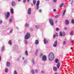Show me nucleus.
I'll list each match as a JSON object with an SVG mask.
<instances>
[{
    "label": "nucleus",
    "mask_w": 74,
    "mask_h": 74,
    "mask_svg": "<svg viewBox=\"0 0 74 74\" xmlns=\"http://www.w3.org/2000/svg\"><path fill=\"white\" fill-rule=\"evenodd\" d=\"M10 58L11 59V58H12V57H10Z\"/></svg>",
    "instance_id": "61"
},
{
    "label": "nucleus",
    "mask_w": 74,
    "mask_h": 74,
    "mask_svg": "<svg viewBox=\"0 0 74 74\" xmlns=\"http://www.w3.org/2000/svg\"><path fill=\"white\" fill-rule=\"evenodd\" d=\"M4 47H3L2 48V51H4Z\"/></svg>",
    "instance_id": "32"
},
{
    "label": "nucleus",
    "mask_w": 74,
    "mask_h": 74,
    "mask_svg": "<svg viewBox=\"0 0 74 74\" xmlns=\"http://www.w3.org/2000/svg\"><path fill=\"white\" fill-rule=\"evenodd\" d=\"M9 22L11 23L12 22V19L10 18L9 20Z\"/></svg>",
    "instance_id": "37"
},
{
    "label": "nucleus",
    "mask_w": 74,
    "mask_h": 74,
    "mask_svg": "<svg viewBox=\"0 0 74 74\" xmlns=\"http://www.w3.org/2000/svg\"><path fill=\"white\" fill-rule=\"evenodd\" d=\"M10 12L12 14H14V11H13V9H10Z\"/></svg>",
    "instance_id": "17"
},
{
    "label": "nucleus",
    "mask_w": 74,
    "mask_h": 74,
    "mask_svg": "<svg viewBox=\"0 0 74 74\" xmlns=\"http://www.w3.org/2000/svg\"><path fill=\"white\" fill-rule=\"evenodd\" d=\"M67 29V27H64V29H65L66 30V29Z\"/></svg>",
    "instance_id": "46"
},
{
    "label": "nucleus",
    "mask_w": 74,
    "mask_h": 74,
    "mask_svg": "<svg viewBox=\"0 0 74 74\" xmlns=\"http://www.w3.org/2000/svg\"><path fill=\"white\" fill-rule=\"evenodd\" d=\"M66 40H67L66 39H64L65 41H66Z\"/></svg>",
    "instance_id": "57"
},
{
    "label": "nucleus",
    "mask_w": 74,
    "mask_h": 74,
    "mask_svg": "<svg viewBox=\"0 0 74 74\" xmlns=\"http://www.w3.org/2000/svg\"><path fill=\"white\" fill-rule=\"evenodd\" d=\"M63 36V35L62 34V33L61 32H60V36Z\"/></svg>",
    "instance_id": "23"
},
{
    "label": "nucleus",
    "mask_w": 74,
    "mask_h": 74,
    "mask_svg": "<svg viewBox=\"0 0 74 74\" xmlns=\"http://www.w3.org/2000/svg\"><path fill=\"white\" fill-rule=\"evenodd\" d=\"M38 49H37L35 51V55H37V53H38Z\"/></svg>",
    "instance_id": "14"
},
{
    "label": "nucleus",
    "mask_w": 74,
    "mask_h": 74,
    "mask_svg": "<svg viewBox=\"0 0 74 74\" xmlns=\"http://www.w3.org/2000/svg\"><path fill=\"white\" fill-rule=\"evenodd\" d=\"M39 4H40V1L38 0L37 1V3H36V8L37 10H38V6L39 5Z\"/></svg>",
    "instance_id": "5"
},
{
    "label": "nucleus",
    "mask_w": 74,
    "mask_h": 74,
    "mask_svg": "<svg viewBox=\"0 0 74 74\" xmlns=\"http://www.w3.org/2000/svg\"><path fill=\"white\" fill-rule=\"evenodd\" d=\"M72 23H74V20L73 19H72L71 21Z\"/></svg>",
    "instance_id": "31"
},
{
    "label": "nucleus",
    "mask_w": 74,
    "mask_h": 74,
    "mask_svg": "<svg viewBox=\"0 0 74 74\" xmlns=\"http://www.w3.org/2000/svg\"><path fill=\"white\" fill-rule=\"evenodd\" d=\"M5 15L6 19L7 20V18H9V16H10V12H8L7 14V15L5 14Z\"/></svg>",
    "instance_id": "3"
},
{
    "label": "nucleus",
    "mask_w": 74,
    "mask_h": 74,
    "mask_svg": "<svg viewBox=\"0 0 74 74\" xmlns=\"http://www.w3.org/2000/svg\"><path fill=\"white\" fill-rule=\"evenodd\" d=\"M13 31V29H11V30L10 31V33H12V31Z\"/></svg>",
    "instance_id": "40"
},
{
    "label": "nucleus",
    "mask_w": 74,
    "mask_h": 74,
    "mask_svg": "<svg viewBox=\"0 0 74 74\" xmlns=\"http://www.w3.org/2000/svg\"><path fill=\"white\" fill-rule=\"evenodd\" d=\"M38 70L37 69H36V73H38Z\"/></svg>",
    "instance_id": "41"
},
{
    "label": "nucleus",
    "mask_w": 74,
    "mask_h": 74,
    "mask_svg": "<svg viewBox=\"0 0 74 74\" xmlns=\"http://www.w3.org/2000/svg\"><path fill=\"white\" fill-rule=\"evenodd\" d=\"M56 67H57L58 69H59L60 67V63L58 62L57 64L56 65Z\"/></svg>",
    "instance_id": "8"
},
{
    "label": "nucleus",
    "mask_w": 74,
    "mask_h": 74,
    "mask_svg": "<svg viewBox=\"0 0 74 74\" xmlns=\"http://www.w3.org/2000/svg\"><path fill=\"white\" fill-rule=\"evenodd\" d=\"M30 34L28 33H27L26 34L25 36V38L26 40H27L29 38H30Z\"/></svg>",
    "instance_id": "2"
},
{
    "label": "nucleus",
    "mask_w": 74,
    "mask_h": 74,
    "mask_svg": "<svg viewBox=\"0 0 74 74\" xmlns=\"http://www.w3.org/2000/svg\"><path fill=\"white\" fill-rule=\"evenodd\" d=\"M32 6H33V4H32Z\"/></svg>",
    "instance_id": "58"
},
{
    "label": "nucleus",
    "mask_w": 74,
    "mask_h": 74,
    "mask_svg": "<svg viewBox=\"0 0 74 74\" xmlns=\"http://www.w3.org/2000/svg\"><path fill=\"white\" fill-rule=\"evenodd\" d=\"M49 22L51 25L52 26L53 25V20L50 19H49Z\"/></svg>",
    "instance_id": "7"
},
{
    "label": "nucleus",
    "mask_w": 74,
    "mask_h": 74,
    "mask_svg": "<svg viewBox=\"0 0 74 74\" xmlns=\"http://www.w3.org/2000/svg\"><path fill=\"white\" fill-rule=\"evenodd\" d=\"M1 60V58L0 56V60Z\"/></svg>",
    "instance_id": "50"
},
{
    "label": "nucleus",
    "mask_w": 74,
    "mask_h": 74,
    "mask_svg": "<svg viewBox=\"0 0 74 74\" xmlns=\"http://www.w3.org/2000/svg\"><path fill=\"white\" fill-rule=\"evenodd\" d=\"M44 44H47V43L48 42V40H46V39H44Z\"/></svg>",
    "instance_id": "9"
},
{
    "label": "nucleus",
    "mask_w": 74,
    "mask_h": 74,
    "mask_svg": "<svg viewBox=\"0 0 74 74\" xmlns=\"http://www.w3.org/2000/svg\"><path fill=\"white\" fill-rule=\"evenodd\" d=\"M8 71V69L7 68H6L5 69V73H7Z\"/></svg>",
    "instance_id": "18"
},
{
    "label": "nucleus",
    "mask_w": 74,
    "mask_h": 74,
    "mask_svg": "<svg viewBox=\"0 0 74 74\" xmlns=\"http://www.w3.org/2000/svg\"><path fill=\"white\" fill-rule=\"evenodd\" d=\"M70 35H73V30H71V32H70Z\"/></svg>",
    "instance_id": "21"
},
{
    "label": "nucleus",
    "mask_w": 74,
    "mask_h": 74,
    "mask_svg": "<svg viewBox=\"0 0 74 74\" xmlns=\"http://www.w3.org/2000/svg\"><path fill=\"white\" fill-rule=\"evenodd\" d=\"M36 1L35 0H34L33 1V3L34 4H36Z\"/></svg>",
    "instance_id": "28"
},
{
    "label": "nucleus",
    "mask_w": 74,
    "mask_h": 74,
    "mask_svg": "<svg viewBox=\"0 0 74 74\" xmlns=\"http://www.w3.org/2000/svg\"><path fill=\"white\" fill-rule=\"evenodd\" d=\"M21 1V0H18V2H19V1Z\"/></svg>",
    "instance_id": "56"
},
{
    "label": "nucleus",
    "mask_w": 74,
    "mask_h": 74,
    "mask_svg": "<svg viewBox=\"0 0 74 74\" xmlns=\"http://www.w3.org/2000/svg\"><path fill=\"white\" fill-rule=\"evenodd\" d=\"M23 3H25V2H26V0H23Z\"/></svg>",
    "instance_id": "47"
},
{
    "label": "nucleus",
    "mask_w": 74,
    "mask_h": 74,
    "mask_svg": "<svg viewBox=\"0 0 74 74\" xmlns=\"http://www.w3.org/2000/svg\"><path fill=\"white\" fill-rule=\"evenodd\" d=\"M2 23V21L0 20V24H1Z\"/></svg>",
    "instance_id": "43"
},
{
    "label": "nucleus",
    "mask_w": 74,
    "mask_h": 74,
    "mask_svg": "<svg viewBox=\"0 0 74 74\" xmlns=\"http://www.w3.org/2000/svg\"><path fill=\"white\" fill-rule=\"evenodd\" d=\"M29 26V25L27 24H26V25H25V27H28Z\"/></svg>",
    "instance_id": "36"
},
{
    "label": "nucleus",
    "mask_w": 74,
    "mask_h": 74,
    "mask_svg": "<svg viewBox=\"0 0 74 74\" xmlns=\"http://www.w3.org/2000/svg\"><path fill=\"white\" fill-rule=\"evenodd\" d=\"M41 73H45V71H41Z\"/></svg>",
    "instance_id": "42"
},
{
    "label": "nucleus",
    "mask_w": 74,
    "mask_h": 74,
    "mask_svg": "<svg viewBox=\"0 0 74 74\" xmlns=\"http://www.w3.org/2000/svg\"><path fill=\"white\" fill-rule=\"evenodd\" d=\"M48 58L50 61H52L54 59V54L53 53H51L49 54Z\"/></svg>",
    "instance_id": "1"
},
{
    "label": "nucleus",
    "mask_w": 74,
    "mask_h": 74,
    "mask_svg": "<svg viewBox=\"0 0 74 74\" xmlns=\"http://www.w3.org/2000/svg\"><path fill=\"white\" fill-rule=\"evenodd\" d=\"M53 70L54 71H56L57 70V68L55 66L53 67Z\"/></svg>",
    "instance_id": "13"
},
{
    "label": "nucleus",
    "mask_w": 74,
    "mask_h": 74,
    "mask_svg": "<svg viewBox=\"0 0 74 74\" xmlns=\"http://www.w3.org/2000/svg\"><path fill=\"white\" fill-rule=\"evenodd\" d=\"M43 54H42V53H41L40 54V56H42V55H43Z\"/></svg>",
    "instance_id": "51"
},
{
    "label": "nucleus",
    "mask_w": 74,
    "mask_h": 74,
    "mask_svg": "<svg viewBox=\"0 0 74 74\" xmlns=\"http://www.w3.org/2000/svg\"><path fill=\"white\" fill-rule=\"evenodd\" d=\"M59 15H57L55 16V17L57 18H58V17H59Z\"/></svg>",
    "instance_id": "34"
},
{
    "label": "nucleus",
    "mask_w": 74,
    "mask_h": 74,
    "mask_svg": "<svg viewBox=\"0 0 74 74\" xmlns=\"http://www.w3.org/2000/svg\"><path fill=\"white\" fill-rule=\"evenodd\" d=\"M71 49H73V47H71Z\"/></svg>",
    "instance_id": "55"
},
{
    "label": "nucleus",
    "mask_w": 74,
    "mask_h": 74,
    "mask_svg": "<svg viewBox=\"0 0 74 74\" xmlns=\"http://www.w3.org/2000/svg\"><path fill=\"white\" fill-rule=\"evenodd\" d=\"M73 2H74V1H72L71 3L72 4L73 3Z\"/></svg>",
    "instance_id": "52"
},
{
    "label": "nucleus",
    "mask_w": 74,
    "mask_h": 74,
    "mask_svg": "<svg viewBox=\"0 0 74 74\" xmlns=\"http://www.w3.org/2000/svg\"><path fill=\"white\" fill-rule=\"evenodd\" d=\"M74 42V40H71V42H72V43H73V42Z\"/></svg>",
    "instance_id": "39"
},
{
    "label": "nucleus",
    "mask_w": 74,
    "mask_h": 74,
    "mask_svg": "<svg viewBox=\"0 0 74 74\" xmlns=\"http://www.w3.org/2000/svg\"><path fill=\"white\" fill-rule=\"evenodd\" d=\"M38 26H36V28H38Z\"/></svg>",
    "instance_id": "53"
},
{
    "label": "nucleus",
    "mask_w": 74,
    "mask_h": 74,
    "mask_svg": "<svg viewBox=\"0 0 74 74\" xmlns=\"http://www.w3.org/2000/svg\"><path fill=\"white\" fill-rule=\"evenodd\" d=\"M65 23H66V25H68V24L69 23V21H68V20H66L65 21Z\"/></svg>",
    "instance_id": "16"
},
{
    "label": "nucleus",
    "mask_w": 74,
    "mask_h": 74,
    "mask_svg": "<svg viewBox=\"0 0 74 74\" xmlns=\"http://www.w3.org/2000/svg\"><path fill=\"white\" fill-rule=\"evenodd\" d=\"M55 37H56V35H55V34H54L53 35V38H55Z\"/></svg>",
    "instance_id": "38"
},
{
    "label": "nucleus",
    "mask_w": 74,
    "mask_h": 74,
    "mask_svg": "<svg viewBox=\"0 0 74 74\" xmlns=\"http://www.w3.org/2000/svg\"><path fill=\"white\" fill-rule=\"evenodd\" d=\"M56 36L57 37H58V34H57V33H56Z\"/></svg>",
    "instance_id": "44"
},
{
    "label": "nucleus",
    "mask_w": 74,
    "mask_h": 74,
    "mask_svg": "<svg viewBox=\"0 0 74 74\" xmlns=\"http://www.w3.org/2000/svg\"><path fill=\"white\" fill-rule=\"evenodd\" d=\"M25 44H27V40H25Z\"/></svg>",
    "instance_id": "33"
},
{
    "label": "nucleus",
    "mask_w": 74,
    "mask_h": 74,
    "mask_svg": "<svg viewBox=\"0 0 74 74\" xmlns=\"http://www.w3.org/2000/svg\"><path fill=\"white\" fill-rule=\"evenodd\" d=\"M28 14H31V8H29L28 9Z\"/></svg>",
    "instance_id": "10"
},
{
    "label": "nucleus",
    "mask_w": 74,
    "mask_h": 74,
    "mask_svg": "<svg viewBox=\"0 0 74 74\" xmlns=\"http://www.w3.org/2000/svg\"><path fill=\"white\" fill-rule=\"evenodd\" d=\"M59 29L58 28H57L56 29V31H59Z\"/></svg>",
    "instance_id": "30"
},
{
    "label": "nucleus",
    "mask_w": 74,
    "mask_h": 74,
    "mask_svg": "<svg viewBox=\"0 0 74 74\" xmlns=\"http://www.w3.org/2000/svg\"><path fill=\"white\" fill-rule=\"evenodd\" d=\"M10 63L9 62H7L6 63V66L7 67H9V66H10Z\"/></svg>",
    "instance_id": "11"
},
{
    "label": "nucleus",
    "mask_w": 74,
    "mask_h": 74,
    "mask_svg": "<svg viewBox=\"0 0 74 74\" xmlns=\"http://www.w3.org/2000/svg\"><path fill=\"white\" fill-rule=\"evenodd\" d=\"M59 62V60L58 59H56L55 60V63H58Z\"/></svg>",
    "instance_id": "15"
},
{
    "label": "nucleus",
    "mask_w": 74,
    "mask_h": 74,
    "mask_svg": "<svg viewBox=\"0 0 74 74\" xmlns=\"http://www.w3.org/2000/svg\"><path fill=\"white\" fill-rule=\"evenodd\" d=\"M55 74H58V73H55Z\"/></svg>",
    "instance_id": "60"
},
{
    "label": "nucleus",
    "mask_w": 74,
    "mask_h": 74,
    "mask_svg": "<svg viewBox=\"0 0 74 74\" xmlns=\"http://www.w3.org/2000/svg\"><path fill=\"white\" fill-rule=\"evenodd\" d=\"M54 2H56V0H53Z\"/></svg>",
    "instance_id": "49"
},
{
    "label": "nucleus",
    "mask_w": 74,
    "mask_h": 74,
    "mask_svg": "<svg viewBox=\"0 0 74 74\" xmlns=\"http://www.w3.org/2000/svg\"><path fill=\"white\" fill-rule=\"evenodd\" d=\"M39 12H41V10H40L39 11Z\"/></svg>",
    "instance_id": "48"
},
{
    "label": "nucleus",
    "mask_w": 74,
    "mask_h": 74,
    "mask_svg": "<svg viewBox=\"0 0 74 74\" xmlns=\"http://www.w3.org/2000/svg\"><path fill=\"white\" fill-rule=\"evenodd\" d=\"M42 60L43 61L46 60H47V57L45 55H43L42 58Z\"/></svg>",
    "instance_id": "4"
},
{
    "label": "nucleus",
    "mask_w": 74,
    "mask_h": 74,
    "mask_svg": "<svg viewBox=\"0 0 74 74\" xmlns=\"http://www.w3.org/2000/svg\"><path fill=\"white\" fill-rule=\"evenodd\" d=\"M39 42H38V40H36L35 43L36 45H38Z\"/></svg>",
    "instance_id": "12"
},
{
    "label": "nucleus",
    "mask_w": 74,
    "mask_h": 74,
    "mask_svg": "<svg viewBox=\"0 0 74 74\" xmlns=\"http://www.w3.org/2000/svg\"><path fill=\"white\" fill-rule=\"evenodd\" d=\"M14 74H17V72H16V70L14 71Z\"/></svg>",
    "instance_id": "35"
},
{
    "label": "nucleus",
    "mask_w": 74,
    "mask_h": 74,
    "mask_svg": "<svg viewBox=\"0 0 74 74\" xmlns=\"http://www.w3.org/2000/svg\"><path fill=\"white\" fill-rule=\"evenodd\" d=\"M64 5V3H62V4L60 5V7H63V5Z\"/></svg>",
    "instance_id": "27"
},
{
    "label": "nucleus",
    "mask_w": 74,
    "mask_h": 74,
    "mask_svg": "<svg viewBox=\"0 0 74 74\" xmlns=\"http://www.w3.org/2000/svg\"><path fill=\"white\" fill-rule=\"evenodd\" d=\"M58 41L57 40H56L55 42H54V43L53 44V47H56L57 46V45H58Z\"/></svg>",
    "instance_id": "6"
},
{
    "label": "nucleus",
    "mask_w": 74,
    "mask_h": 74,
    "mask_svg": "<svg viewBox=\"0 0 74 74\" xmlns=\"http://www.w3.org/2000/svg\"><path fill=\"white\" fill-rule=\"evenodd\" d=\"M66 10H65L62 14L63 15H64V14H65V13L66 12Z\"/></svg>",
    "instance_id": "25"
},
{
    "label": "nucleus",
    "mask_w": 74,
    "mask_h": 74,
    "mask_svg": "<svg viewBox=\"0 0 74 74\" xmlns=\"http://www.w3.org/2000/svg\"><path fill=\"white\" fill-rule=\"evenodd\" d=\"M23 59H24V58H23Z\"/></svg>",
    "instance_id": "59"
},
{
    "label": "nucleus",
    "mask_w": 74,
    "mask_h": 74,
    "mask_svg": "<svg viewBox=\"0 0 74 74\" xmlns=\"http://www.w3.org/2000/svg\"><path fill=\"white\" fill-rule=\"evenodd\" d=\"M31 73H32V74H34V70L32 69L31 71Z\"/></svg>",
    "instance_id": "26"
},
{
    "label": "nucleus",
    "mask_w": 74,
    "mask_h": 74,
    "mask_svg": "<svg viewBox=\"0 0 74 74\" xmlns=\"http://www.w3.org/2000/svg\"><path fill=\"white\" fill-rule=\"evenodd\" d=\"M12 6H14V5H15V3L14 2L12 1Z\"/></svg>",
    "instance_id": "19"
},
{
    "label": "nucleus",
    "mask_w": 74,
    "mask_h": 74,
    "mask_svg": "<svg viewBox=\"0 0 74 74\" xmlns=\"http://www.w3.org/2000/svg\"><path fill=\"white\" fill-rule=\"evenodd\" d=\"M25 55H27V56H28V53L27 52V51H25Z\"/></svg>",
    "instance_id": "20"
},
{
    "label": "nucleus",
    "mask_w": 74,
    "mask_h": 74,
    "mask_svg": "<svg viewBox=\"0 0 74 74\" xmlns=\"http://www.w3.org/2000/svg\"><path fill=\"white\" fill-rule=\"evenodd\" d=\"M66 43V41H63V45H65Z\"/></svg>",
    "instance_id": "22"
},
{
    "label": "nucleus",
    "mask_w": 74,
    "mask_h": 74,
    "mask_svg": "<svg viewBox=\"0 0 74 74\" xmlns=\"http://www.w3.org/2000/svg\"><path fill=\"white\" fill-rule=\"evenodd\" d=\"M53 11L55 12V11H56V9H54L53 10Z\"/></svg>",
    "instance_id": "45"
},
{
    "label": "nucleus",
    "mask_w": 74,
    "mask_h": 74,
    "mask_svg": "<svg viewBox=\"0 0 74 74\" xmlns=\"http://www.w3.org/2000/svg\"><path fill=\"white\" fill-rule=\"evenodd\" d=\"M28 2H29V0H27Z\"/></svg>",
    "instance_id": "54"
},
{
    "label": "nucleus",
    "mask_w": 74,
    "mask_h": 74,
    "mask_svg": "<svg viewBox=\"0 0 74 74\" xmlns=\"http://www.w3.org/2000/svg\"><path fill=\"white\" fill-rule=\"evenodd\" d=\"M8 44H10V45H11L12 44V43H11V40L9 41Z\"/></svg>",
    "instance_id": "24"
},
{
    "label": "nucleus",
    "mask_w": 74,
    "mask_h": 74,
    "mask_svg": "<svg viewBox=\"0 0 74 74\" xmlns=\"http://www.w3.org/2000/svg\"><path fill=\"white\" fill-rule=\"evenodd\" d=\"M32 62L33 64H34V59H33L32 60Z\"/></svg>",
    "instance_id": "29"
}]
</instances>
